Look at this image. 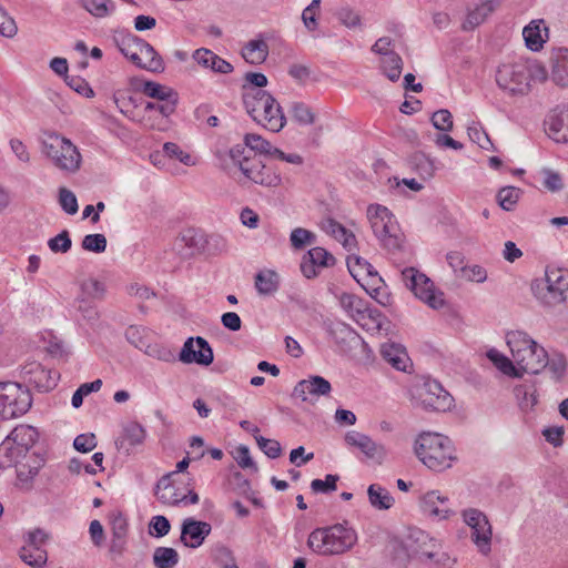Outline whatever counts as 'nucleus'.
I'll list each match as a JSON object with an SVG mask.
<instances>
[{
    "label": "nucleus",
    "mask_w": 568,
    "mask_h": 568,
    "mask_svg": "<svg viewBox=\"0 0 568 568\" xmlns=\"http://www.w3.org/2000/svg\"><path fill=\"white\" fill-rule=\"evenodd\" d=\"M243 103L251 118L272 132H280L286 118L275 98L265 90L245 89Z\"/></svg>",
    "instance_id": "1"
},
{
    "label": "nucleus",
    "mask_w": 568,
    "mask_h": 568,
    "mask_svg": "<svg viewBox=\"0 0 568 568\" xmlns=\"http://www.w3.org/2000/svg\"><path fill=\"white\" fill-rule=\"evenodd\" d=\"M357 541L354 529L342 524L315 528L307 538V547L318 556H336L348 551Z\"/></svg>",
    "instance_id": "2"
},
{
    "label": "nucleus",
    "mask_w": 568,
    "mask_h": 568,
    "mask_svg": "<svg viewBox=\"0 0 568 568\" xmlns=\"http://www.w3.org/2000/svg\"><path fill=\"white\" fill-rule=\"evenodd\" d=\"M455 449L448 437L437 433H423L415 442V454L429 469L443 471L456 459Z\"/></svg>",
    "instance_id": "3"
},
{
    "label": "nucleus",
    "mask_w": 568,
    "mask_h": 568,
    "mask_svg": "<svg viewBox=\"0 0 568 568\" xmlns=\"http://www.w3.org/2000/svg\"><path fill=\"white\" fill-rule=\"evenodd\" d=\"M367 217L375 236L385 250L392 254L403 250L404 234L386 206L371 204L367 207Z\"/></svg>",
    "instance_id": "4"
},
{
    "label": "nucleus",
    "mask_w": 568,
    "mask_h": 568,
    "mask_svg": "<svg viewBox=\"0 0 568 568\" xmlns=\"http://www.w3.org/2000/svg\"><path fill=\"white\" fill-rule=\"evenodd\" d=\"M42 151L57 169L67 174L77 173L81 168L82 156L78 148L58 133L47 135Z\"/></svg>",
    "instance_id": "5"
},
{
    "label": "nucleus",
    "mask_w": 568,
    "mask_h": 568,
    "mask_svg": "<svg viewBox=\"0 0 568 568\" xmlns=\"http://www.w3.org/2000/svg\"><path fill=\"white\" fill-rule=\"evenodd\" d=\"M120 111L124 114L129 112V106L136 104L133 98H122L115 100ZM176 106H173V102H146L142 110L135 109L132 111V119L136 120L143 128L150 130L163 131L168 128L169 116L173 114Z\"/></svg>",
    "instance_id": "6"
},
{
    "label": "nucleus",
    "mask_w": 568,
    "mask_h": 568,
    "mask_svg": "<svg viewBox=\"0 0 568 568\" xmlns=\"http://www.w3.org/2000/svg\"><path fill=\"white\" fill-rule=\"evenodd\" d=\"M32 404L27 388L18 383H0V419L16 418L26 414Z\"/></svg>",
    "instance_id": "7"
},
{
    "label": "nucleus",
    "mask_w": 568,
    "mask_h": 568,
    "mask_svg": "<svg viewBox=\"0 0 568 568\" xmlns=\"http://www.w3.org/2000/svg\"><path fill=\"white\" fill-rule=\"evenodd\" d=\"M531 77V70L525 63H504L496 72V82L511 94H526L530 90Z\"/></svg>",
    "instance_id": "8"
},
{
    "label": "nucleus",
    "mask_w": 568,
    "mask_h": 568,
    "mask_svg": "<svg viewBox=\"0 0 568 568\" xmlns=\"http://www.w3.org/2000/svg\"><path fill=\"white\" fill-rule=\"evenodd\" d=\"M402 280L417 298L425 302L432 308L437 310L444 306L443 293L436 292L433 282L415 267L404 268L402 271Z\"/></svg>",
    "instance_id": "9"
},
{
    "label": "nucleus",
    "mask_w": 568,
    "mask_h": 568,
    "mask_svg": "<svg viewBox=\"0 0 568 568\" xmlns=\"http://www.w3.org/2000/svg\"><path fill=\"white\" fill-rule=\"evenodd\" d=\"M48 539L49 535L41 528L28 531L24 545L19 550L20 559L32 568H43L48 561V552L43 545Z\"/></svg>",
    "instance_id": "10"
},
{
    "label": "nucleus",
    "mask_w": 568,
    "mask_h": 568,
    "mask_svg": "<svg viewBox=\"0 0 568 568\" xmlns=\"http://www.w3.org/2000/svg\"><path fill=\"white\" fill-rule=\"evenodd\" d=\"M546 291L540 292L539 300L546 306H556L566 302L568 291V271L561 268L546 270Z\"/></svg>",
    "instance_id": "11"
},
{
    "label": "nucleus",
    "mask_w": 568,
    "mask_h": 568,
    "mask_svg": "<svg viewBox=\"0 0 568 568\" xmlns=\"http://www.w3.org/2000/svg\"><path fill=\"white\" fill-rule=\"evenodd\" d=\"M422 406L427 410L447 412L453 407V396L437 381H426L419 392Z\"/></svg>",
    "instance_id": "12"
},
{
    "label": "nucleus",
    "mask_w": 568,
    "mask_h": 568,
    "mask_svg": "<svg viewBox=\"0 0 568 568\" xmlns=\"http://www.w3.org/2000/svg\"><path fill=\"white\" fill-rule=\"evenodd\" d=\"M535 365H538V367H535V375L547 369L554 382H560L564 378L567 371V361L561 353L554 352L549 354L535 342Z\"/></svg>",
    "instance_id": "13"
},
{
    "label": "nucleus",
    "mask_w": 568,
    "mask_h": 568,
    "mask_svg": "<svg viewBox=\"0 0 568 568\" xmlns=\"http://www.w3.org/2000/svg\"><path fill=\"white\" fill-rule=\"evenodd\" d=\"M331 390V383L324 377L315 375L300 381L292 392V397L303 403L315 404L321 396L328 395Z\"/></svg>",
    "instance_id": "14"
},
{
    "label": "nucleus",
    "mask_w": 568,
    "mask_h": 568,
    "mask_svg": "<svg viewBox=\"0 0 568 568\" xmlns=\"http://www.w3.org/2000/svg\"><path fill=\"white\" fill-rule=\"evenodd\" d=\"M545 133L556 142H568V103L552 108L544 120Z\"/></svg>",
    "instance_id": "15"
},
{
    "label": "nucleus",
    "mask_w": 568,
    "mask_h": 568,
    "mask_svg": "<svg viewBox=\"0 0 568 568\" xmlns=\"http://www.w3.org/2000/svg\"><path fill=\"white\" fill-rule=\"evenodd\" d=\"M179 359L185 364L196 363L207 366L213 362L214 355L207 341L197 336L189 337L185 341L180 352Z\"/></svg>",
    "instance_id": "16"
},
{
    "label": "nucleus",
    "mask_w": 568,
    "mask_h": 568,
    "mask_svg": "<svg viewBox=\"0 0 568 568\" xmlns=\"http://www.w3.org/2000/svg\"><path fill=\"white\" fill-rule=\"evenodd\" d=\"M347 267H348L351 275L358 283H361L363 280H366V278L369 280V284H372L374 286L372 288V292H369V294L374 298H377V295L379 294V290H381L379 284L383 283V280L378 275V273L374 268V266L365 258L354 255V256H349L347 258Z\"/></svg>",
    "instance_id": "17"
},
{
    "label": "nucleus",
    "mask_w": 568,
    "mask_h": 568,
    "mask_svg": "<svg viewBox=\"0 0 568 568\" xmlns=\"http://www.w3.org/2000/svg\"><path fill=\"white\" fill-rule=\"evenodd\" d=\"M245 146L251 151L258 152L261 154L274 156L281 161H285L291 164L301 165L303 158L297 153L286 154L280 149L273 146L267 140L255 133H247L244 136Z\"/></svg>",
    "instance_id": "18"
},
{
    "label": "nucleus",
    "mask_w": 568,
    "mask_h": 568,
    "mask_svg": "<svg viewBox=\"0 0 568 568\" xmlns=\"http://www.w3.org/2000/svg\"><path fill=\"white\" fill-rule=\"evenodd\" d=\"M420 509L426 516L437 520L447 519L453 514L448 498L438 490H430L423 495Z\"/></svg>",
    "instance_id": "19"
},
{
    "label": "nucleus",
    "mask_w": 568,
    "mask_h": 568,
    "mask_svg": "<svg viewBox=\"0 0 568 568\" xmlns=\"http://www.w3.org/2000/svg\"><path fill=\"white\" fill-rule=\"evenodd\" d=\"M506 338L514 361L523 371L527 372V366L524 363L532 355V339L521 331L509 332Z\"/></svg>",
    "instance_id": "20"
},
{
    "label": "nucleus",
    "mask_w": 568,
    "mask_h": 568,
    "mask_svg": "<svg viewBox=\"0 0 568 568\" xmlns=\"http://www.w3.org/2000/svg\"><path fill=\"white\" fill-rule=\"evenodd\" d=\"M212 526L206 521L185 518L181 529V541L190 548L200 547L211 534Z\"/></svg>",
    "instance_id": "21"
},
{
    "label": "nucleus",
    "mask_w": 568,
    "mask_h": 568,
    "mask_svg": "<svg viewBox=\"0 0 568 568\" xmlns=\"http://www.w3.org/2000/svg\"><path fill=\"white\" fill-rule=\"evenodd\" d=\"M241 172L252 182L264 186H277L281 176L266 168L258 159L253 158L248 163L241 164Z\"/></svg>",
    "instance_id": "22"
},
{
    "label": "nucleus",
    "mask_w": 568,
    "mask_h": 568,
    "mask_svg": "<svg viewBox=\"0 0 568 568\" xmlns=\"http://www.w3.org/2000/svg\"><path fill=\"white\" fill-rule=\"evenodd\" d=\"M204 232L196 229H187L181 232L175 241V247L184 257L203 254Z\"/></svg>",
    "instance_id": "23"
},
{
    "label": "nucleus",
    "mask_w": 568,
    "mask_h": 568,
    "mask_svg": "<svg viewBox=\"0 0 568 568\" xmlns=\"http://www.w3.org/2000/svg\"><path fill=\"white\" fill-rule=\"evenodd\" d=\"M192 58L199 65L215 73L229 74L233 71V65L230 62L206 48L196 49Z\"/></svg>",
    "instance_id": "24"
},
{
    "label": "nucleus",
    "mask_w": 568,
    "mask_h": 568,
    "mask_svg": "<svg viewBox=\"0 0 568 568\" xmlns=\"http://www.w3.org/2000/svg\"><path fill=\"white\" fill-rule=\"evenodd\" d=\"M176 475V471H171L162 476L155 486V496L158 500L164 505L176 506L185 498L178 487H175L171 478Z\"/></svg>",
    "instance_id": "25"
},
{
    "label": "nucleus",
    "mask_w": 568,
    "mask_h": 568,
    "mask_svg": "<svg viewBox=\"0 0 568 568\" xmlns=\"http://www.w3.org/2000/svg\"><path fill=\"white\" fill-rule=\"evenodd\" d=\"M113 42L120 52L128 58L133 64H139L141 57L139 54L140 44L142 39L132 33H115Z\"/></svg>",
    "instance_id": "26"
},
{
    "label": "nucleus",
    "mask_w": 568,
    "mask_h": 568,
    "mask_svg": "<svg viewBox=\"0 0 568 568\" xmlns=\"http://www.w3.org/2000/svg\"><path fill=\"white\" fill-rule=\"evenodd\" d=\"M12 443L18 446L20 452L24 455L33 447L37 443L39 433L30 425H19L7 436Z\"/></svg>",
    "instance_id": "27"
},
{
    "label": "nucleus",
    "mask_w": 568,
    "mask_h": 568,
    "mask_svg": "<svg viewBox=\"0 0 568 568\" xmlns=\"http://www.w3.org/2000/svg\"><path fill=\"white\" fill-rule=\"evenodd\" d=\"M28 374H30L29 382L40 392H49L57 386L58 374L53 371L45 369L40 364H33Z\"/></svg>",
    "instance_id": "28"
},
{
    "label": "nucleus",
    "mask_w": 568,
    "mask_h": 568,
    "mask_svg": "<svg viewBox=\"0 0 568 568\" xmlns=\"http://www.w3.org/2000/svg\"><path fill=\"white\" fill-rule=\"evenodd\" d=\"M381 353L383 358L397 371L405 372L409 357L406 349L396 343H385L382 345Z\"/></svg>",
    "instance_id": "29"
},
{
    "label": "nucleus",
    "mask_w": 568,
    "mask_h": 568,
    "mask_svg": "<svg viewBox=\"0 0 568 568\" xmlns=\"http://www.w3.org/2000/svg\"><path fill=\"white\" fill-rule=\"evenodd\" d=\"M145 439V430L139 423H130L123 429V434L115 442L118 449H123L126 453L136 445H140Z\"/></svg>",
    "instance_id": "30"
},
{
    "label": "nucleus",
    "mask_w": 568,
    "mask_h": 568,
    "mask_svg": "<svg viewBox=\"0 0 568 568\" xmlns=\"http://www.w3.org/2000/svg\"><path fill=\"white\" fill-rule=\"evenodd\" d=\"M499 4V0H487L474 10L468 12L466 20L463 23L465 31L474 30L476 27L481 24L489 14H491L496 7Z\"/></svg>",
    "instance_id": "31"
},
{
    "label": "nucleus",
    "mask_w": 568,
    "mask_h": 568,
    "mask_svg": "<svg viewBox=\"0 0 568 568\" xmlns=\"http://www.w3.org/2000/svg\"><path fill=\"white\" fill-rule=\"evenodd\" d=\"M139 54L141 57V61L136 67L152 71L159 72L163 70V60L154 50V48L142 39L140 44Z\"/></svg>",
    "instance_id": "32"
},
{
    "label": "nucleus",
    "mask_w": 568,
    "mask_h": 568,
    "mask_svg": "<svg viewBox=\"0 0 568 568\" xmlns=\"http://www.w3.org/2000/svg\"><path fill=\"white\" fill-rule=\"evenodd\" d=\"M345 442L349 446L358 448L368 458H374L378 453V445L367 435L352 430L345 435Z\"/></svg>",
    "instance_id": "33"
},
{
    "label": "nucleus",
    "mask_w": 568,
    "mask_h": 568,
    "mask_svg": "<svg viewBox=\"0 0 568 568\" xmlns=\"http://www.w3.org/2000/svg\"><path fill=\"white\" fill-rule=\"evenodd\" d=\"M367 496L371 506L378 510H388L395 503L390 493L378 484H372L368 486Z\"/></svg>",
    "instance_id": "34"
},
{
    "label": "nucleus",
    "mask_w": 568,
    "mask_h": 568,
    "mask_svg": "<svg viewBox=\"0 0 568 568\" xmlns=\"http://www.w3.org/2000/svg\"><path fill=\"white\" fill-rule=\"evenodd\" d=\"M487 358L499 369L503 374L509 377H521L523 371L520 366L516 367L513 362L501 354L496 348H490L486 353Z\"/></svg>",
    "instance_id": "35"
},
{
    "label": "nucleus",
    "mask_w": 568,
    "mask_h": 568,
    "mask_svg": "<svg viewBox=\"0 0 568 568\" xmlns=\"http://www.w3.org/2000/svg\"><path fill=\"white\" fill-rule=\"evenodd\" d=\"M145 95L155 99L156 102H173V106L178 105L179 94L173 89L156 82H145L143 87Z\"/></svg>",
    "instance_id": "36"
},
{
    "label": "nucleus",
    "mask_w": 568,
    "mask_h": 568,
    "mask_svg": "<svg viewBox=\"0 0 568 568\" xmlns=\"http://www.w3.org/2000/svg\"><path fill=\"white\" fill-rule=\"evenodd\" d=\"M268 55V45L264 40H251L242 49V57L251 64L263 63Z\"/></svg>",
    "instance_id": "37"
},
{
    "label": "nucleus",
    "mask_w": 568,
    "mask_h": 568,
    "mask_svg": "<svg viewBox=\"0 0 568 568\" xmlns=\"http://www.w3.org/2000/svg\"><path fill=\"white\" fill-rule=\"evenodd\" d=\"M379 69L389 81L396 82L403 71V59L398 53L389 52L386 57L381 58Z\"/></svg>",
    "instance_id": "38"
},
{
    "label": "nucleus",
    "mask_w": 568,
    "mask_h": 568,
    "mask_svg": "<svg viewBox=\"0 0 568 568\" xmlns=\"http://www.w3.org/2000/svg\"><path fill=\"white\" fill-rule=\"evenodd\" d=\"M9 437H6L0 444V469L18 465L20 458L26 457Z\"/></svg>",
    "instance_id": "39"
},
{
    "label": "nucleus",
    "mask_w": 568,
    "mask_h": 568,
    "mask_svg": "<svg viewBox=\"0 0 568 568\" xmlns=\"http://www.w3.org/2000/svg\"><path fill=\"white\" fill-rule=\"evenodd\" d=\"M278 284V275L274 271H262L255 276V287L261 295L273 294L277 291Z\"/></svg>",
    "instance_id": "40"
},
{
    "label": "nucleus",
    "mask_w": 568,
    "mask_h": 568,
    "mask_svg": "<svg viewBox=\"0 0 568 568\" xmlns=\"http://www.w3.org/2000/svg\"><path fill=\"white\" fill-rule=\"evenodd\" d=\"M179 562V554L171 547H158L153 552V564L156 568H174Z\"/></svg>",
    "instance_id": "41"
},
{
    "label": "nucleus",
    "mask_w": 568,
    "mask_h": 568,
    "mask_svg": "<svg viewBox=\"0 0 568 568\" xmlns=\"http://www.w3.org/2000/svg\"><path fill=\"white\" fill-rule=\"evenodd\" d=\"M290 113L300 125H312L315 122V113L311 106L302 101H294L290 104Z\"/></svg>",
    "instance_id": "42"
},
{
    "label": "nucleus",
    "mask_w": 568,
    "mask_h": 568,
    "mask_svg": "<svg viewBox=\"0 0 568 568\" xmlns=\"http://www.w3.org/2000/svg\"><path fill=\"white\" fill-rule=\"evenodd\" d=\"M41 467V460L34 459V465L19 464L17 465V479L18 485L21 488L29 489L32 485V480L38 475Z\"/></svg>",
    "instance_id": "43"
},
{
    "label": "nucleus",
    "mask_w": 568,
    "mask_h": 568,
    "mask_svg": "<svg viewBox=\"0 0 568 568\" xmlns=\"http://www.w3.org/2000/svg\"><path fill=\"white\" fill-rule=\"evenodd\" d=\"M327 232L342 242L343 246L347 250H352L356 244L355 235L334 220H328Z\"/></svg>",
    "instance_id": "44"
},
{
    "label": "nucleus",
    "mask_w": 568,
    "mask_h": 568,
    "mask_svg": "<svg viewBox=\"0 0 568 568\" xmlns=\"http://www.w3.org/2000/svg\"><path fill=\"white\" fill-rule=\"evenodd\" d=\"M204 245H203V254L206 255H217L227 250V241L226 239L217 233L205 234L204 233Z\"/></svg>",
    "instance_id": "45"
},
{
    "label": "nucleus",
    "mask_w": 568,
    "mask_h": 568,
    "mask_svg": "<svg viewBox=\"0 0 568 568\" xmlns=\"http://www.w3.org/2000/svg\"><path fill=\"white\" fill-rule=\"evenodd\" d=\"M520 196V190L515 186L501 187L497 193L498 204L506 211H511Z\"/></svg>",
    "instance_id": "46"
},
{
    "label": "nucleus",
    "mask_w": 568,
    "mask_h": 568,
    "mask_svg": "<svg viewBox=\"0 0 568 568\" xmlns=\"http://www.w3.org/2000/svg\"><path fill=\"white\" fill-rule=\"evenodd\" d=\"M339 303L352 317H355V315H363L366 311L363 300L354 294L343 293L339 297Z\"/></svg>",
    "instance_id": "47"
},
{
    "label": "nucleus",
    "mask_w": 568,
    "mask_h": 568,
    "mask_svg": "<svg viewBox=\"0 0 568 568\" xmlns=\"http://www.w3.org/2000/svg\"><path fill=\"white\" fill-rule=\"evenodd\" d=\"M290 241L295 250H302L306 245L314 244L316 235L303 227H296L291 232Z\"/></svg>",
    "instance_id": "48"
},
{
    "label": "nucleus",
    "mask_w": 568,
    "mask_h": 568,
    "mask_svg": "<svg viewBox=\"0 0 568 568\" xmlns=\"http://www.w3.org/2000/svg\"><path fill=\"white\" fill-rule=\"evenodd\" d=\"M163 154L169 159L178 160L185 165H195V161L192 159V156L187 152L183 151L176 143H164Z\"/></svg>",
    "instance_id": "49"
},
{
    "label": "nucleus",
    "mask_w": 568,
    "mask_h": 568,
    "mask_svg": "<svg viewBox=\"0 0 568 568\" xmlns=\"http://www.w3.org/2000/svg\"><path fill=\"white\" fill-rule=\"evenodd\" d=\"M413 164L416 172L424 180L430 179L434 176L436 166L434 162L427 158L425 154H416L413 159Z\"/></svg>",
    "instance_id": "50"
},
{
    "label": "nucleus",
    "mask_w": 568,
    "mask_h": 568,
    "mask_svg": "<svg viewBox=\"0 0 568 568\" xmlns=\"http://www.w3.org/2000/svg\"><path fill=\"white\" fill-rule=\"evenodd\" d=\"M467 133L469 139L473 142L477 143L481 149L490 150L493 148V143L488 134L480 124L474 122L471 125L468 126Z\"/></svg>",
    "instance_id": "51"
},
{
    "label": "nucleus",
    "mask_w": 568,
    "mask_h": 568,
    "mask_svg": "<svg viewBox=\"0 0 568 568\" xmlns=\"http://www.w3.org/2000/svg\"><path fill=\"white\" fill-rule=\"evenodd\" d=\"M59 204L61 209L70 215L75 214L79 210L75 194L67 187L59 189Z\"/></svg>",
    "instance_id": "52"
},
{
    "label": "nucleus",
    "mask_w": 568,
    "mask_h": 568,
    "mask_svg": "<svg viewBox=\"0 0 568 568\" xmlns=\"http://www.w3.org/2000/svg\"><path fill=\"white\" fill-rule=\"evenodd\" d=\"M514 394L520 410L528 414L532 409V394L530 393V386L525 384L517 385L514 388Z\"/></svg>",
    "instance_id": "53"
},
{
    "label": "nucleus",
    "mask_w": 568,
    "mask_h": 568,
    "mask_svg": "<svg viewBox=\"0 0 568 568\" xmlns=\"http://www.w3.org/2000/svg\"><path fill=\"white\" fill-rule=\"evenodd\" d=\"M471 529V539L478 547L479 551L484 555L490 551V541H491V527L488 524V532L481 531L478 526H475Z\"/></svg>",
    "instance_id": "54"
},
{
    "label": "nucleus",
    "mask_w": 568,
    "mask_h": 568,
    "mask_svg": "<svg viewBox=\"0 0 568 568\" xmlns=\"http://www.w3.org/2000/svg\"><path fill=\"white\" fill-rule=\"evenodd\" d=\"M305 256L310 258L312 263H315L318 266L327 267L335 264L334 256L325 248L320 246L311 248Z\"/></svg>",
    "instance_id": "55"
},
{
    "label": "nucleus",
    "mask_w": 568,
    "mask_h": 568,
    "mask_svg": "<svg viewBox=\"0 0 568 568\" xmlns=\"http://www.w3.org/2000/svg\"><path fill=\"white\" fill-rule=\"evenodd\" d=\"M463 517L465 523L469 526V528H474L478 526L481 531L488 532V519L487 517L477 509H467L463 513Z\"/></svg>",
    "instance_id": "56"
},
{
    "label": "nucleus",
    "mask_w": 568,
    "mask_h": 568,
    "mask_svg": "<svg viewBox=\"0 0 568 568\" xmlns=\"http://www.w3.org/2000/svg\"><path fill=\"white\" fill-rule=\"evenodd\" d=\"M82 248L89 252L102 253L106 248V239L103 234H88L82 240Z\"/></svg>",
    "instance_id": "57"
},
{
    "label": "nucleus",
    "mask_w": 568,
    "mask_h": 568,
    "mask_svg": "<svg viewBox=\"0 0 568 568\" xmlns=\"http://www.w3.org/2000/svg\"><path fill=\"white\" fill-rule=\"evenodd\" d=\"M258 448L270 458L275 459L281 456L282 447L275 439H268L263 436H255Z\"/></svg>",
    "instance_id": "58"
},
{
    "label": "nucleus",
    "mask_w": 568,
    "mask_h": 568,
    "mask_svg": "<svg viewBox=\"0 0 568 568\" xmlns=\"http://www.w3.org/2000/svg\"><path fill=\"white\" fill-rule=\"evenodd\" d=\"M339 477L337 475H326L325 479H314L311 483V489L315 494H326L331 491H335L337 486L336 483L338 481Z\"/></svg>",
    "instance_id": "59"
},
{
    "label": "nucleus",
    "mask_w": 568,
    "mask_h": 568,
    "mask_svg": "<svg viewBox=\"0 0 568 568\" xmlns=\"http://www.w3.org/2000/svg\"><path fill=\"white\" fill-rule=\"evenodd\" d=\"M72 242L67 230L60 232L57 236L48 241L49 248L54 253H67L71 248Z\"/></svg>",
    "instance_id": "60"
},
{
    "label": "nucleus",
    "mask_w": 568,
    "mask_h": 568,
    "mask_svg": "<svg viewBox=\"0 0 568 568\" xmlns=\"http://www.w3.org/2000/svg\"><path fill=\"white\" fill-rule=\"evenodd\" d=\"M430 120L433 125L439 131L448 132L453 129V115L446 109L434 112Z\"/></svg>",
    "instance_id": "61"
},
{
    "label": "nucleus",
    "mask_w": 568,
    "mask_h": 568,
    "mask_svg": "<svg viewBox=\"0 0 568 568\" xmlns=\"http://www.w3.org/2000/svg\"><path fill=\"white\" fill-rule=\"evenodd\" d=\"M85 8L92 16L103 18L113 10L114 6L110 0H88Z\"/></svg>",
    "instance_id": "62"
},
{
    "label": "nucleus",
    "mask_w": 568,
    "mask_h": 568,
    "mask_svg": "<svg viewBox=\"0 0 568 568\" xmlns=\"http://www.w3.org/2000/svg\"><path fill=\"white\" fill-rule=\"evenodd\" d=\"M214 561L220 568H239L232 551L224 546L216 548Z\"/></svg>",
    "instance_id": "63"
},
{
    "label": "nucleus",
    "mask_w": 568,
    "mask_h": 568,
    "mask_svg": "<svg viewBox=\"0 0 568 568\" xmlns=\"http://www.w3.org/2000/svg\"><path fill=\"white\" fill-rule=\"evenodd\" d=\"M552 80L559 87L568 85V64L559 58L552 64Z\"/></svg>",
    "instance_id": "64"
}]
</instances>
